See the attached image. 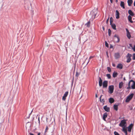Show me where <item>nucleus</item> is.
Listing matches in <instances>:
<instances>
[{"label": "nucleus", "mask_w": 135, "mask_h": 135, "mask_svg": "<svg viewBox=\"0 0 135 135\" xmlns=\"http://www.w3.org/2000/svg\"><path fill=\"white\" fill-rule=\"evenodd\" d=\"M97 9H96L92 10L90 12V14L88 16V18L92 20L94 19L97 15V16H98V15L97 14Z\"/></svg>", "instance_id": "f257e3e1"}, {"label": "nucleus", "mask_w": 135, "mask_h": 135, "mask_svg": "<svg viewBox=\"0 0 135 135\" xmlns=\"http://www.w3.org/2000/svg\"><path fill=\"white\" fill-rule=\"evenodd\" d=\"M134 95V94L132 93L128 96L126 100V102H129L132 98Z\"/></svg>", "instance_id": "f03ea898"}, {"label": "nucleus", "mask_w": 135, "mask_h": 135, "mask_svg": "<svg viewBox=\"0 0 135 135\" xmlns=\"http://www.w3.org/2000/svg\"><path fill=\"white\" fill-rule=\"evenodd\" d=\"M127 120L123 119L122 120L119 124V125L120 127H126V126L125 125L126 124V121Z\"/></svg>", "instance_id": "7ed1b4c3"}, {"label": "nucleus", "mask_w": 135, "mask_h": 135, "mask_svg": "<svg viewBox=\"0 0 135 135\" xmlns=\"http://www.w3.org/2000/svg\"><path fill=\"white\" fill-rule=\"evenodd\" d=\"M114 86L113 85H110L108 88V92L110 94H112L113 92Z\"/></svg>", "instance_id": "20e7f679"}, {"label": "nucleus", "mask_w": 135, "mask_h": 135, "mask_svg": "<svg viewBox=\"0 0 135 135\" xmlns=\"http://www.w3.org/2000/svg\"><path fill=\"white\" fill-rule=\"evenodd\" d=\"M134 126V124L132 123H131L129 126L127 127L128 131L129 132H131V131L133 127Z\"/></svg>", "instance_id": "39448f33"}, {"label": "nucleus", "mask_w": 135, "mask_h": 135, "mask_svg": "<svg viewBox=\"0 0 135 135\" xmlns=\"http://www.w3.org/2000/svg\"><path fill=\"white\" fill-rule=\"evenodd\" d=\"M108 81L107 80L104 81L103 84V88H106L108 85Z\"/></svg>", "instance_id": "423d86ee"}, {"label": "nucleus", "mask_w": 135, "mask_h": 135, "mask_svg": "<svg viewBox=\"0 0 135 135\" xmlns=\"http://www.w3.org/2000/svg\"><path fill=\"white\" fill-rule=\"evenodd\" d=\"M126 30L127 32V36L128 39H130L131 37V34L128 29L126 28Z\"/></svg>", "instance_id": "0eeeda50"}, {"label": "nucleus", "mask_w": 135, "mask_h": 135, "mask_svg": "<svg viewBox=\"0 0 135 135\" xmlns=\"http://www.w3.org/2000/svg\"><path fill=\"white\" fill-rule=\"evenodd\" d=\"M68 92L67 91L66 92L64 93L63 96L62 97V99L63 100L65 101L66 99V97L67 96L68 94Z\"/></svg>", "instance_id": "6e6552de"}, {"label": "nucleus", "mask_w": 135, "mask_h": 135, "mask_svg": "<svg viewBox=\"0 0 135 135\" xmlns=\"http://www.w3.org/2000/svg\"><path fill=\"white\" fill-rule=\"evenodd\" d=\"M103 109L105 110L107 112H109L110 111V109L109 107H108L107 105L103 107Z\"/></svg>", "instance_id": "1a4fd4ad"}, {"label": "nucleus", "mask_w": 135, "mask_h": 135, "mask_svg": "<svg viewBox=\"0 0 135 135\" xmlns=\"http://www.w3.org/2000/svg\"><path fill=\"white\" fill-rule=\"evenodd\" d=\"M123 68V65L121 63H119L118 64L117 66V68L119 69H122Z\"/></svg>", "instance_id": "9d476101"}, {"label": "nucleus", "mask_w": 135, "mask_h": 135, "mask_svg": "<svg viewBox=\"0 0 135 135\" xmlns=\"http://www.w3.org/2000/svg\"><path fill=\"white\" fill-rule=\"evenodd\" d=\"M122 131L125 134V135H127V127H123Z\"/></svg>", "instance_id": "9b49d317"}, {"label": "nucleus", "mask_w": 135, "mask_h": 135, "mask_svg": "<svg viewBox=\"0 0 135 135\" xmlns=\"http://www.w3.org/2000/svg\"><path fill=\"white\" fill-rule=\"evenodd\" d=\"M115 16L117 19H118L119 18V13L117 10L116 11Z\"/></svg>", "instance_id": "f8f14e48"}, {"label": "nucleus", "mask_w": 135, "mask_h": 135, "mask_svg": "<svg viewBox=\"0 0 135 135\" xmlns=\"http://www.w3.org/2000/svg\"><path fill=\"white\" fill-rule=\"evenodd\" d=\"M99 84L100 86H101L102 84V80L100 77H99Z\"/></svg>", "instance_id": "ddd939ff"}, {"label": "nucleus", "mask_w": 135, "mask_h": 135, "mask_svg": "<svg viewBox=\"0 0 135 135\" xmlns=\"http://www.w3.org/2000/svg\"><path fill=\"white\" fill-rule=\"evenodd\" d=\"M107 115H108V113L107 112H105L104 114L103 117V119L104 120H106L105 119L107 117Z\"/></svg>", "instance_id": "4468645a"}, {"label": "nucleus", "mask_w": 135, "mask_h": 135, "mask_svg": "<svg viewBox=\"0 0 135 135\" xmlns=\"http://www.w3.org/2000/svg\"><path fill=\"white\" fill-rule=\"evenodd\" d=\"M109 102L111 104L114 103V99L112 98H110L109 99Z\"/></svg>", "instance_id": "2eb2a0df"}, {"label": "nucleus", "mask_w": 135, "mask_h": 135, "mask_svg": "<svg viewBox=\"0 0 135 135\" xmlns=\"http://www.w3.org/2000/svg\"><path fill=\"white\" fill-rule=\"evenodd\" d=\"M120 6L122 7L124 9L125 7V6H124V2L123 1H121L120 2Z\"/></svg>", "instance_id": "dca6fc26"}, {"label": "nucleus", "mask_w": 135, "mask_h": 135, "mask_svg": "<svg viewBox=\"0 0 135 135\" xmlns=\"http://www.w3.org/2000/svg\"><path fill=\"white\" fill-rule=\"evenodd\" d=\"M128 13L129 14V15L131 16H133L134 15V13L131 10H128Z\"/></svg>", "instance_id": "f3484780"}, {"label": "nucleus", "mask_w": 135, "mask_h": 135, "mask_svg": "<svg viewBox=\"0 0 135 135\" xmlns=\"http://www.w3.org/2000/svg\"><path fill=\"white\" fill-rule=\"evenodd\" d=\"M110 25H111V27L114 30H116V26L115 24L113 23H110Z\"/></svg>", "instance_id": "a211bd4d"}, {"label": "nucleus", "mask_w": 135, "mask_h": 135, "mask_svg": "<svg viewBox=\"0 0 135 135\" xmlns=\"http://www.w3.org/2000/svg\"><path fill=\"white\" fill-rule=\"evenodd\" d=\"M114 56L116 59H117L120 57L119 54L118 53H115L114 55Z\"/></svg>", "instance_id": "6ab92c4d"}, {"label": "nucleus", "mask_w": 135, "mask_h": 135, "mask_svg": "<svg viewBox=\"0 0 135 135\" xmlns=\"http://www.w3.org/2000/svg\"><path fill=\"white\" fill-rule=\"evenodd\" d=\"M128 21L131 23H133V21L132 20V18L131 16L129 15L128 16Z\"/></svg>", "instance_id": "aec40b11"}, {"label": "nucleus", "mask_w": 135, "mask_h": 135, "mask_svg": "<svg viewBox=\"0 0 135 135\" xmlns=\"http://www.w3.org/2000/svg\"><path fill=\"white\" fill-rule=\"evenodd\" d=\"M127 2L128 5L130 6H131L132 3L133 1L132 0H128Z\"/></svg>", "instance_id": "412c9836"}, {"label": "nucleus", "mask_w": 135, "mask_h": 135, "mask_svg": "<svg viewBox=\"0 0 135 135\" xmlns=\"http://www.w3.org/2000/svg\"><path fill=\"white\" fill-rule=\"evenodd\" d=\"M114 37H116L117 38V40L116 41L118 43L120 41V38L118 36V35L115 34L114 36Z\"/></svg>", "instance_id": "4be33fe9"}, {"label": "nucleus", "mask_w": 135, "mask_h": 135, "mask_svg": "<svg viewBox=\"0 0 135 135\" xmlns=\"http://www.w3.org/2000/svg\"><path fill=\"white\" fill-rule=\"evenodd\" d=\"M118 105L114 104L113 105L114 109L116 111H117L118 110Z\"/></svg>", "instance_id": "5701e85b"}, {"label": "nucleus", "mask_w": 135, "mask_h": 135, "mask_svg": "<svg viewBox=\"0 0 135 135\" xmlns=\"http://www.w3.org/2000/svg\"><path fill=\"white\" fill-rule=\"evenodd\" d=\"M123 85V83L122 81L120 82L119 84V88L120 89H121Z\"/></svg>", "instance_id": "b1692460"}, {"label": "nucleus", "mask_w": 135, "mask_h": 135, "mask_svg": "<svg viewBox=\"0 0 135 135\" xmlns=\"http://www.w3.org/2000/svg\"><path fill=\"white\" fill-rule=\"evenodd\" d=\"M133 83L132 85V88L133 89H135V82L133 80L132 81Z\"/></svg>", "instance_id": "393cba45"}, {"label": "nucleus", "mask_w": 135, "mask_h": 135, "mask_svg": "<svg viewBox=\"0 0 135 135\" xmlns=\"http://www.w3.org/2000/svg\"><path fill=\"white\" fill-rule=\"evenodd\" d=\"M118 75V74L117 72L114 71L113 73V76L114 78H115Z\"/></svg>", "instance_id": "a878e982"}, {"label": "nucleus", "mask_w": 135, "mask_h": 135, "mask_svg": "<svg viewBox=\"0 0 135 135\" xmlns=\"http://www.w3.org/2000/svg\"><path fill=\"white\" fill-rule=\"evenodd\" d=\"M90 21H88L85 24V25L86 26L88 27H89L90 26Z\"/></svg>", "instance_id": "bb28decb"}, {"label": "nucleus", "mask_w": 135, "mask_h": 135, "mask_svg": "<svg viewBox=\"0 0 135 135\" xmlns=\"http://www.w3.org/2000/svg\"><path fill=\"white\" fill-rule=\"evenodd\" d=\"M108 33L109 36H110L112 34V31L110 29H108Z\"/></svg>", "instance_id": "cd10ccee"}, {"label": "nucleus", "mask_w": 135, "mask_h": 135, "mask_svg": "<svg viewBox=\"0 0 135 135\" xmlns=\"http://www.w3.org/2000/svg\"><path fill=\"white\" fill-rule=\"evenodd\" d=\"M132 55L131 54H129V53H128L127 55L126 56L127 58H131V57L132 56Z\"/></svg>", "instance_id": "c85d7f7f"}, {"label": "nucleus", "mask_w": 135, "mask_h": 135, "mask_svg": "<svg viewBox=\"0 0 135 135\" xmlns=\"http://www.w3.org/2000/svg\"><path fill=\"white\" fill-rule=\"evenodd\" d=\"M127 58V60L126 61V62H127V63H129V62L131 60V58Z\"/></svg>", "instance_id": "c756f323"}, {"label": "nucleus", "mask_w": 135, "mask_h": 135, "mask_svg": "<svg viewBox=\"0 0 135 135\" xmlns=\"http://www.w3.org/2000/svg\"><path fill=\"white\" fill-rule=\"evenodd\" d=\"M107 69L108 71L109 72H111V70L110 68L109 67H107Z\"/></svg>", "instance_id": "7c9ffc66"}, {"label": "nucleus", "mask_w": 135, "mask_h": 135, "mask_svg": "<svg viewBox=\"0 0 135 135\" xmlns=\"http://www.w3.org/2000/svg\"><path fill=\"white\" fill-rule=\"evenodd\" d=\"M106 76L108 79H110L111 78V75L109 74H107Z\"/></svg>", "instance_id": "2f4dec72"}, {"label": "nucleus", "mask_w": 135, "mask_h": 135, "mask_svg": "<svg viewBox=\"0 0 135 135\" xmlns=\"http://www.w3.org/2000/svg\"><path fill=\"white\" fill-rule=\"evenodd\" d=\"M113 22V18L111 17L110 18V23H112Z\"/></svg>", "instance_id": "473e14b6"}, {"label": "nucleus", "mask_w": 135, "mask_h": 135, "mask_svg": "<svg viewBox=\"0 0 135 135\" xmlns=\"http://www.w3.org/2000/svg\"><path fill=\"white\" fill-rule=\"evenodd\" d=\"M105 46L107 47H109L108 44L106 42V41H105Z\"/></svg>", "instance_id": "72a5a7b5"}, {"label": "nucleus", "mask_w": 135, "mask_h": 135, "mask_svg": "<svg viewBox=\"0 0 135 135\" xmlns=\"http://www.w3.org/2000/svg\"><path fill=\"white\" fill-rule=\"evenodd\" d=\"M48 129V128L47 126L46 127L45 131V133L47 131V130Z\"/></svg>", "instance_id": "f704fd0d"}, {"label": "nucleus", "mask_w": 135, "mask_h": 135, "mask_svg": "<svg viewBox=\"0 0 135 135\" xmlns=\"http://www.w3.org/2000/svg\"><path fill=\"white\" fill-rule=\"evenodd\" d=\"M133 60H135V53H134L133 55Z\"/></svg>", "instance_id": "c9c22d12"}, {"label": "nucleus", "mask_w": 135, "mask_h": 135, "mask_svg": "<svg viewBox=\"0 0 135 135\" xmlns=\"http://www.w3.org/2000/svg\"><path fill=\"white\" fill-rule=\"evenodd\" d=\"M115 135H120L116 131H115L114 132Z\"/></svg>", "instance_id": "e433bc0d"}, {"label": "nucleus", "mask_w": 135, "mask_h": 135, "mask_svg": "<svg viewBox=\"0 0 135 135\" xmlns=\"http://www.w3.org/2000/svg\"><path fill=\"white\" fill-rule=\"evenodd\" d=\"M133 81V80H130L129 83H128V86H130V83L131 82H132V81Z\"/></svg>", "instance_id": "4c0bfd02"}, {"label": "nucleus", "mask_w": 135, "mask_h": 135, "mask_svg": "<svg viewBox=\"0 0 135 135\" xmlns=\"http://www.w3.org/2000/svg\"><path fill=\"white\" fill-rule=\"evenodd\" d=\"M79 75V74L77 72H76L75 76L76 77H78Z\"/></svg>", "instance_id": "58836bf2"}, {"label": "nucleus", "mask_w": 135, "mask_h": 135, "mask_svg": "<svg viewBox=\"0 0 135 135\" xmlns=\"http://www.w3.org/2000/svg\"><path fill=\"white\" fill-rule=\"evenodd\" d=\"M129 109L130 110H132L133 109V107L132 106H129Z\"/></svg>", "instance_id": "ea45409f"}, {"label": "nucleus", "mask_w": 135, "mask_h": 135, "mask_svg": "<svg viewBox=\"0 0 135 135\" xmlns=\"http://www.w3.org/2000/svg\"><path fill=\"white\" fill-rule=\"evenodd\" d=\"M102 95H101L100 97V98H99L100 101V102H102V99H101V97H102Z\"/></svg>", "instance_id": "a19ab883"}, {"label": "nucleus", "mask_w": 135, "mask_h": 135, "mask_svg": "<svg viewBox=\"0 0 135 135\" xmlns=\"http://www.w3.org/2000/svg\"><path fill=\"white\" fill-rule=\"evenodd\" d=\"M132 49L135 52V45H134V47L132 48Z\"/></svg>", "instance_id": "79ce46f5"}, {"label": "nucleus", "mask_w": 135, "mask_h": 135, "mask_svg": "<svg viewBox=\"0 0 135 135\" xmlns=\"http://www.w3.org/2000/svg\"><path fill=\"white\" fill-rule=\"evenodd\" d=\"M113 46H112L111 44H110V48L111 49L113 48Z\"/></svg>", "instance_id": "37998d69"}, {"label": "nucleus", "mask_w": 135, "mask_h": 135, "mask_svg": "<svg viewBox=\"0 0 135 135\" xmlns=\"http://www.w3.org/2000/svg\"><path fill=\"white\" fill-rule=\"evenodd\" d=\"M102 102H105V101L104 100V99H103L102 100Z\"/></svg>", "instance_id": "c03bdc74"}, {"label": "nucleus", "mask_w": 135, "mask_h": 135, "mask_svg": "<svg viewBox=\"0 0 135 135\" xmlns=\"http://www.w3.org/2000/svg\"><path fill=\"white\" fill-rule=\"evenodd\" d=\"M112 65L113 66V67H115V65L114 63H112Z\"/></svg>", "instance_id": "a18cd8bd"}, {"label": "nucleus", "mask_w": 135, "mask_h": 135, "mask_svg": "<svg viewBox=\"0 0 135 135\" xmlns=\"http://www.w3.org/2000/svg\"><path fill=\"white\" fill-rule=\"evenodd\" d=\"M129 45L131 47H132V48L133 47L132 45V44H129Z\"/></svg>", "instance_id": "49530a36"}, {"label": "nucleus", "mask_w": 135, "mask_h": 135, "mask_svg": "<svg viewBox=\"0 0 135 135\" xmlns=\"http://www.w3.org/2000/svg\"><path fill=\"white\" fill-rule=\"evenodd\" d=\"M93 57L92 56H90L89 57V59H90L92 58H93Z\"/></svg>", "instance_id": "de8ad7c7"}, {"label": "nucleus", "mask_w": 135, "mask_h": 135, "mask_svg": "<svg viewBox=\"0 0 135 135\" xmlns=\"http://www.w3.org/2000/svg\"><path fill=\"white\" fill-rule=\"evenodd\" d=\"M109 18H108L107 20V21H106V23H108V21H109Z\"/></svg>", "instance_id": "09e8293b"}, {"label": "nucleus", "mask_w": 135, "mask_h": 135, "mask_svg": "<svg viewBox=\"0 0 135 135\" xmlns=\"http://www.w3.org/2000/svg\"><path fill=\"white\" fill-rule=\"evenodd\" d=\"M131 88H130V86H128L127 88V89H129Z\"/></svg>", "instance_id": "8fccbe9b"}, {"label": "nucleus", "mask_w": 135, "mask_h": 135, "mask_svg": "<svg viewBox=\"0 0 135 135\" xmlns=\"http://www.w3.org/2000/svg\"><path fill=\"white\" fill-rule=\"evenodd\" d=\"M102 28H103V31H104L105 30L104 27V26H103V27H102Z\"/></svg>", "instance_id": "3c124183"}, {"label": "nucleus", "mask_w": 135, "mask_h": 135, "mask_svg": "<svg viewBox=\"0 0 135 135\" xmlns=\"http://www.w3.org/2000/svg\"><path fill=\"white\" fill-rule=\"evenodd\" d=\"M113 0H110V2L111 3H112L113 2Z\"/></svg>", "instance_id": "603ef678"}, {"label": "nucleus", "mask_w": 135, "mask_h": 135, "mask_svg": "<svg viewBox=\"0 0 135 135\" xmlns=\"http://www.w3.org/2000/svg\"><path fill=\"white\" fill-rule=\"evenodd\" d=\"M95 96L96 98H97L98 97V96L97 94H95Z\"/></svg>", "instance_id": "864d4df0"}, {"label": "nucleus", "mask_w": 135, "mask_h": 135, "mask_svg": "<svg viewBox=\"0 0 135 135\" xmlns=\"http://www.w3.org/2000/svg\"><path fill=\"white\" fill-rule=\"evenodd\" d=\"M134 6H135V0L134 3Z\"/></svg>", "instance_id": "5fc2aeb1"}, {"label": "nucleus", "mask_w": 135, "mask_h": 135, "mask_svg": "<svg viewBox=\"0 0 135 135\" xmlns=\"http://www.w3.org/2000/svg\"><path fill=\"white\" fill-rule=\"evenodd\" d=\"M38 135H40V133L39 132L38 133Z\"/></svg>", "instance_id": "6e6d98bb"}, {"label": "nucleus", "mask_w": 135, "mask_h": 135, "mask_svg": "<svg viewBox=\"0 0 135 135\" xmlns=\"http://www.w3.org/2000/svg\"><path fill=\"white\" fill-rule=\"evenodd\" d=\"M123 80H126L125 78V77H124L123 78Z\"/></svg>", "instance_id": "4d7b16f0"}, {"label": "nucleus", "mask_w": 135, "mask_h": 135, "mask_svg": "<svg viewBox=\"0 0 135 135\" xmlns=\"http://www.w3.org/2000/svg\"><path fill=\"white\" fill-rule=\"evenodd\" d=\"M38 121H39V122L40 123V118H39V117H38Z\"/></svg>", "instance_id": "13d9d810"}, {"label": "nucleus", "mask_w": 135, "mask_h": 135, "mask_svg": "<svg viewBox=\"0 0 135 135\" xmlns=\"http://www.w3.org/2000/svg\"><path fill=\"white\" fill-rule=\"evenodd\" d=\"M115 2H116V3L117 2H118V0H116Z\"/></svg>", "instance_id": "bf43d9fd"}, {"label": "nucleus", "mask_w": 135, "mask_h": 135, "mask_svg": "<svg viewBox=\"0 0 135 135\" xmlns=\"http://www.w3.org/2000/svg\"><path fill=\"white\" fill-rule=\"evenodd\" d=\"M102 103H103V105H104V104L105 102H103Z\"/></svg>", "instance_id": "052dcab7"}, {"label": "nucleus", "mask_w": 135, "mask_h": 135, "mask_svg": "<svg viewBox=\"0 0 135 135\" xmlns=\"http://www.w3.org/2000/svg\"><path fill=\"white\" fill-rule=\"evenodd\" d=\"M133 19L134 20V21H135V19L134 18H133Z\"/></svg>", "instance_id": "680f3d73"}, {"label": "nucleus", "mask_w": 135, "mask_h": 135, "mask_svg": "<svg viewBox=\"0 0 135 135\" xmlns=\"http://www.w3.org/2000/svg\"><path fill=\"white\" fill-rule=\"evenodd\" d=\"M32 111H33V110H32L31 111V113L30 114H30H31V113L32 112Z\"/></svg>", "instance_id": "e2e57ef3"}, {"label": "nucleus", "mask_w": 135, "mask_h": 135, "mask_svg": "<svg viewBox=\"0 0 135 135\" xmlns=\"http://www.w3.org/2000/svg\"><path fill=\"white\" fill-rule=\"evenodd\" d=\"M89 61H88V62H87V64L88 63V62H89Z\"/></svg>", "instance_id": "0e129e2a"}, {"label": "nucleus", "mask_w": 135, "mask_h": 135, "mask_svg": "<svg viewBox=\"0 0 135 135\" xmlns=\"http://www.w3.org/2000/svg\"><path fill=\"white\" fill-rule=\"evenodd\" d=\"M108 52H107H107H106V53H107V54H108Z\"/></svg>", "instance_id": "69168bd1"}, {"label": "nucleus", "mask_w": 135, "mask_h": 135, "mask_svg": "<svg viewBox=\"0 0 135 135\" xmlns=\"http://www.w3.org/2000/svg\"><path fill=\"white\" fill-rule=\"evenodd\" d=\"M102 92H104V91H103V90H102Z\"/></svg>", "instance_id": "338daca9"}]
</instances>
